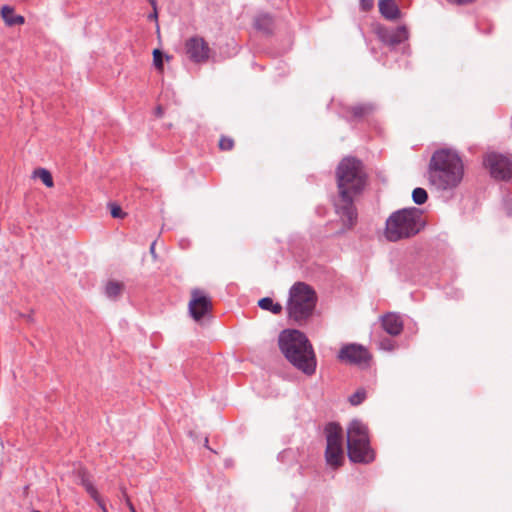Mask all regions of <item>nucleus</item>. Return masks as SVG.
<instances>
[{"label":"nucleus","instance_id":"1","mask_svg":"<svg viewBox=\"0 0 512 512\" xmlns=\"http://www.w3.org/2000/svg\"><path fill=\"white\" fill-rule=\"evenodd\" d=\"M335 176L339 197L334 204L335 211L344 227L352 229L358 219L354 199L362 194L368 182L364 163L356 157L346 156L338 163Z\"/></svg>","mask_w":512,"mask_h":512},{"label":"nucleus","instance_id":"2","mask_svg":"<svg viewBox=\"0 0 512 512\" xmlns=\"http://www.w3.org/2000/svg\"><path fill=\"white\" fill-rule=\"evenodd\" d=\"M464 165L459 154L447 148L436 150L428 165V180L438 190L456 188L462 181Z\"/></svg>","mask_w":512,"mask_h":512},{"label":"nucleus","instance_id":"3","mask_svg":"<svg viewBox=\"0 0 512 512\" xmlns=\"http://www.w3.org/2000/svg\"><path fill=\"white\" fill-rule=\"evenodd\" d=\"M278 344L285 358L307 376L316 372L317 359L307 336L296 329H285L279 334Z\"/></svg>","mask_w":512,"mask_h":512},{"label":"nucleus","instance_id":"4","mask_svg":"<svg viewBox=\"0 0 512 512\" xmlns=\"http://www.w3.org/2000/svg\"><path fill=\"white\" fill-rule=\"evenodd\" d=\"M424 226L421 209L403 208L393 212L387 218L384 234L388 241L397 242L417 235Z\"/></svg>","mask_w":512,"mask_h":512},{"label":"nucleus","instance_id":"5","mask_svg":"<svg viewBox=\"0 0 512 512\" xmlns=\"http://www.w3.org/2000/svg\"><path fill=\"white\" fill-rule=\"evenodd\" d=\"M315 291L304 282L295 283L289 290L286 310L290 320L298 325L305 324L316 307Z\"/></svg>","mask_w":512,"mask_h":512},{"label":"nucleus","instance_id":"6","mask_svg":"<svg viewBox=\"0 0 512 512\" xmlns=\"http://www.w3.org/2000/svg\"><path fill=\"white\" fill-rule=\"evenodd\" d=\"M347 453L349 460L354 463L369 464L375 459L368 427L358 419L352 420L347 428Z\"/></svg>","mask_w":512,"mask_h":512},{"label":"nucleus","instance_id":"7","mask_svg":"<svg viewBox=\"0 0 512 512\" xmlns=\"http://www.w3.org/2000/svg\"><path fill=\"white\" fill-rule=\"evenodd\" d=\"M492 178L500 181L512 179V160L497 152L488 153L483 161Z\"/></svg>","mask_w":512,"mask_h":512},{"label":"nucleus","instance_id":"8","mask_svg":"<svg viewBox=\"0 0 512 512\" xmlns=\"http://www.w3.org/2000/svg\"><path fill=\"white\" fill-rule=\"evenodd\" d=\"M213 304L211 298L201 289L194 288L191 290V299L188 304L190 316L200 322L206 315L212 312Z\"/></svg>","mask_w":512,"mask_h":512},{"label":"nucleus","instance_id":"9","mask_svg":"<svg viewBox=\"0 0 512 512\" xmlns=\"http://www.w3.org/2000/svg\"><path fill=\"white\" fill-rule=\"evenodd\" d=\"M379 40L390 49H395L398 45L407 42L409 31L405 25L397 27L380 26L376 30Z\"/></svg>","mask_w":512,"mask_h":512},{"label":"nucleus","instance_id":"10","mask_svg":"<svg viewBox=\"0 0 512 512\" xmlns=\"http://www.w3.org/2000/svg\"><path fill=\"white\" fill-rule=\"evenodd\" d=\"M338 358L341 361L350 363V364H368L371 359V355L369 351L362 345L359 344H347L344 345L339 353Z\"/></svg>","mask_w":512,"mask_h":512},{"label":"nucleus","instance_id":"11","mask_svg":"<svg viewBox=\"0 0 512 512\" xmlns=\"http://www.w3.org/2000/svg\"><path fill=\"white\" fill-rule=\"evenodd\" d=\"M185 50L194 63L206 62L210 55V47L204 38L193 36L185 42Z\"/></svg>","mask_w":512,"mask_h":512},{"label":"nucleus","instance_id":"12","mask_svg":"<svg viewBox=\"0 0 512 512\" xmlns=\"http://www.w3.org/2000/svg\"><path fill=\"white\" fill-rule=\"evenodd\" d=\"M375 111L372 103H359L352 106H343L339 112L340 116L349 123L358 122L371 115Z\"/></svg>","mask_w":512,"mask_h":512},{"label":"nucleus","instance_id":"13","mask_svg":"<svg viewBox=\"0 0 512 512\" xmlns=\"http://www.w3.org/2000/svg\"><path fill=\"white\" fill-rule=\"evenodd\" d=\"M381 326L390 336H398L403 331L404 323L400 315L389 312L381 317Z\"/></svg>","mask_w":512,"mask_h":512},{"label":"nucleus","instance_id":"14","mask_svg":"<svg viewBox=\"0 0 512 512\" xmlns=\"http://www.w3.org/2000/svg\"><path fill=\"white\" fill-rule=\"evenodd\" d=\"M378 6L379 12L387 20L393 21L401 16V11L395 0H380Z\"/></svg>","mask_w":512,"mask_h":512},{"label":"nucleus","instance_id":"15","mask_svg":"<svg viewBox=\"0 0 512 512\" xmlns=\"http://www.w3.org/2000/svg\"><path fill=\"white\" fill-rule=\"evenodd\" d=\"M327 446L342 445V427L336 422H329L325 426Z\"/></svg>","mask_w":512,"mask_h":512},{"label":"nucleus","instance_id":"16","mask_svg":"<svg viewBox=\"0 0 512 512\" xmlns=\"http://www.w3.org/2000/svg\"><path fill=\"white\" fill-rule=\"evenodd\" d=\"M254 27L265 35H271L274 29V20L267 13L260 14L254 20Z\"/></svg>","mask_w":512,"mask_h":512},{"label":"nucleus","instance_id":"17","mask_svg":"<svg viewBox=\"0 0 512 512\" xmlns=\"http://www.w3.org/2000/svg\"><path fill=\"white\" fill-rule=\"evenodd\" d=\"M326 462L337 468L342 464L343 461V448L341 446H326L325 450Z\"/></svg>","mask_w":512,"mask_h":512},{"label":"nucleus","instance_id":"18","mask_svg":"<svg viewBox=\"0 0 512 512\" xmlns=\"http://www.w3.org/2000/svg\"><path fill=\"white\" fill-rule=\"evenodd\" d=\"M1 15L4 22L8 26L21 25L25 22V19L21 15H17L14 13V9L8 5H4L1 8Z\"/></svg>","mask_w":512,"mask_h":512},{"label":"nucleus","instance_id":"19","mask_svg":"<svg viewBox=\"0 0 512 512\" xmlns=\"http://www.w3.org/2000/svg\"><path fill=\"white\" fill-rule=\"evenodd\" d=\"M123 290V283L111 280L105 286V295L110 299H116L122 294Z\"/></svg>","mask_w":512,"mask_h":512},{"label":"nucleus","instance_id":"20","mask_svg":"<svg viewBox=\"0 0 512 512\" xmlns=\"http://www.w3.org/2000/svg\"><path fill=\"white\" fill-rule=\"evenodd\" d=\"M258 306L263 309L272 312L275 315H278L282 312V305L280 303L274 302L270 297L261 298L258 301Z\"/></svg>","mask_w":512,"mask_h":512},{"label":"nucleus","instance_id":"21","mask_svg":"<svg viewBox=\"0 0 512 512\" xmlns=\"http://www.w3.org/2000/svg\"><path fill=\"white\" fill-rule=\"evenodd\" d=\"M412 199L415 204L422 205L428 199V193L424 188L417 187L412 192Z\"/></svg>","mask_w":512,"mask_h":512},{"label":"nucleus","instance_id":"22","mask_svg":"<svg viewBox=\"0 0 512 512\" xmlns=\"http://www.w3.org/2000/svg\"><path fill=\"white\" fill-rule=\"evenodd\" d=\"M34 174H35V176L39 177L41 179V181L47 187L53 186L54 183H53L52 175L47 169L39 168V169L35 170Z\"/></svg>","mask_w":512,"mask_h":512},{"label":"nucleus","instance_id":"23","mask_svg":"<svg viewBox=\"0 0 512 512\" xmlns=\"http://www.w3.org/2000/svg\"><path fill=\"white\" fill-rule=\"evenodd\" d=\"M81 483H82L83 487L85 488V490L87 491V493L91 496V498L94 501H98V497L100 495H99L97 489L91 483V481L83 476L81 479Z\"/></svg>","mask_w":512,"mask_h":512},{"label":"nucleus","instance_id":"24","mask_svg":"<svg viewBox=\"0 0 512 512\" xmlns=\"http://www.w3.org/2000/svg\"><path fill=\"white\" fill-rule=\"evenodd\" d=\"M366 399V391L364 389H358L349 397V403L352 406L360 405Z\"/></svg>","mask_w":512,"mask_h":512},{"label":"nucleus","instance_id":"25","mask_svg":"<svg viewBox=\"0 0 512 512\" xmlns=\"http://www.w3.org/2000/svg\"><path fill=\"white\" fill-rule=\"evenodd\" d=\"M378 346L380 349L385 351H393L396 347V342L388 337L380 339Z\"/></svg>","mask_w":512,"mask_h":512},{"label":"nucleus","instance_id":"26","mask_svg":"<svg viewBox=\"0 0 512 512\" xmlns=\"http://www.w3.org/2000/svg\"><path fill=\"white\" fill-rule=\"evenodd\" d=\"M234 147V140L230 137L222 136L219 140V148L223 151H230Z\"/></svg>","mask_w":512,"mask_h":512},{"label":"nucleus","instance_id":"27","mask_svg":"<svg viewBox=\"0 0 512 512\" xmlns=\"http://www.w3.org/2000/svg\"><path fill=\"white\" fill-rule=\"evenodd\" d=\"M153 63L156 69L163 70V53L159 49L153 51Z\"/></svg>","mask_w":512,"mask_h":512},{"label":"nucleus","instance_id":"28","mask_svg":"<svg viewBox=\"0 0 512 512\" xmlns=\"http://www.w3.org/2000/svg\"><path fill=\"white\" fill-rule=\"evenodd\" d=\"M110 213L113 218H123L125 215L121 207L114 203L110 204Z\"/></svg>","mask_w":512,"mask_h":512},{"label":"nucleus","instance_id":"29","mask_svg":"<svg viewBox=\"0 0 512 512\" xmlns=\"http://www.w3.org/2000/svg\"><path fill=\"white\" fill-rule=\"evenodd\" d=\"M360 5L363 10H370L374 5V0H360Z\"/></svg>","mask_w":512,"mask_h":512},{"label":"nucleus","instance_id":"30","mask_svg":"<svg viewBox=\"0 0 512 512\" xmlns=\"http://www.w3.org/2000/svg\"><path fill=\"white\" fill-rule=\"evenodd\" d=\"M153 8V12H151L147 18L148 20L150 21H155V22H158V11H157V3L155 4V6H152Z\"/></svg>","mask_w":512,"mask_h":512},{"label":"nucleus","instance_id":"31","mask_svg":"<svg viewBox=\"0 0 512 512\" xmlns=\"http://www.w3.org/2000/svg\"><path fill=\"white\" fill-rule=\"evenodd\" d=\"M449 3L456 5H466L474 2L475 0H447Z\"/></svg>","mask_w":512,"mask_h":512},{"label":"nucleus","instance_id":"32","mask_svg":"<svg viewBox=\"0 0 512 512\" xmlns=\"http://www.w3.org/2000/svg\"><path fill=\"white\" fill-rule=\"evenodd\" d=\"M95 502L98 504L99 508H100L102 511H103L104 509H107V508H106V505H105V503H104V500L101 498V496H99V497H98V501H95Z\"/></svg>","mask_w":512,"mask_h":512},{"label":"nucleus","instance_id":"33","mask_svg":"<svg viewBox=\"0 0 512 512\" xmlns=\"http://www.w3.org/2000/svg\"><path fill=\"white\" fill-rule=\"evenodd\" d=\"M154 250H155V242H153L150 246V252L151 254H154Z\"/></svg>","mask_w":512,"mask_h":512},{"label":"nucleus","instance_id":"34","mask_svg":"<svg viewBox=\"0 0 512 512\" xmlns=\"http://www.w3.org/2000/svg\"><path fill=\"white\" fill-rule=\"evenodd\" d=\"M151 6H155L156 0H147Z\"/></svg>","mask_w":512,"mask_h":512},{"label":"nucleus","instance_id":"35","mask_svg":"<svg viewBox=\"0 0 512 512\" xmlns=\"http://www.w3.org/2000/svg\"><path fill=\"white\" fill-rule=\"evenodd\" d=\"M129 507H130L131 512H136L134 506L131 503H129Z\"/></svg>","mask_w":512,"mask_h":512},{"label":"nucleus","instance_id":"36","mask_svg":"<svg viewBox=\"0 0 512 512\" xmlns=\"http://www.w3.org/2000/svg\"><path fill=\"white\" fill-rule=\"evenodd\" d=\"M157 113L161 114V108L160 107L157 108Z\"/></svg>","mask_w":512,"mask_h":512},{"label":"nucleus","instance_id":"37","mask_svg":"<svg viewBox=\"0 0 512 512\" xmlns=\"http://www.w3.org/2000/svg\"><path fill=\"white\" fill-rule=\"evenodd\" d=\"M102 512H108L107 509H104Z\"/></svg>","mask_w":512,"mask_h":512}]
</instances>
